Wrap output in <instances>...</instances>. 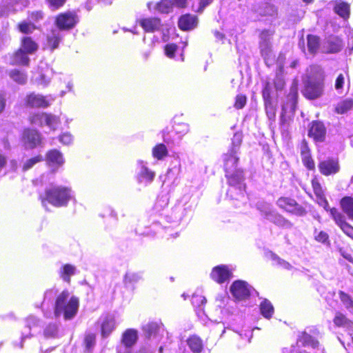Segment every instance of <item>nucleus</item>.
<instances>
[{
  "instance_id": "55",
  "label": "nucleus",
  "mask_w": 353,
  "mask_h": 353,
  "mask_svg": "<svg viewBox=\"0 0 353 353\" xmlns=\"http://www.w3.org/2000/svg\"><path fill=\"white\" fill-rule=\"evenodd\" d=\"M334 323L336 326H346L348 321L343 314L337 312L334 319Z\"/></svg>"
},
{
  "instance_id": "34",
  "label": "nucleus",
  "mask_w": 353,
  "mask_h": 353,
  "mask_svg": "<svg viewBox=\"0 0 353 353\" xmlns=\"http://www.w3.org/2000/svg\"><path fill=\"white\" fill-rule=\"evenodd\" d=\"M341 205L343 211L348 216V217L353 220V198L344 197L341 201Z\"/></svg>"
},
{
  "instance_id": "64",
  "label": "nucleus",
  "mask_w": 353,
  "mask_h": 353,
  "mask_svg": "<svg viewBox=\"0 0 353 353\" xmlns=\"http://www.w3.org/2000/svg\"><path fill=\"white\" fill-rule=\"evenodd\" d=\"M302 161L305 167H307L309 170H313L314 168V161L310 155L305 156L302 157Z\"/></svg>"
},
{
  "instance_id": "25",
  "label": "nucleus",
  "mask_w": 353,
  "mask_h": 353,
  "mask_svg": "<svg viewBox=\"0 0 353 353\" xmlns=\"http://www.w3.org/2000/svg\"><path fill=\"white\" fill-rule=\"evenodd\" d=\"M140 25L145 32H152L159 30L161 20L156 17H148L140 20Z\"/></svg>"
},
{
  "instance_id": "13",
  "label": "nucleus",
  "mask_w": 353,
  "mask_h": 353,
  "mask_svg": "<svg viewBox=\"0 0 353 353\" xmlns=\"http://www.w3.org/2000/svg\"><path fill=\"white\" fill-rule=\"evenodd\" d=\"M253 288L247 282L241 280L234 281L231 287L230 292L234 297L239 300L248 298Z\"/></svg>"
},
{
  "instance_id": "8",
  "label": "nucleus",
  "mask_w": 353,
  "mask_h": 353,
  "mask_svg": "<svg viewBox=\"0 0 353 353\" xmlns=\"http://www.w3.org/2000/svg\"><path fill=\"white\" fill-rule=\"evenodd\" d=\"M155 176V172L148 168L146 161L143 160L137 161L135 178L139 184L148 186L153 182Z\"/></svg>"
},
{
  "instance_id": "29",
  "label": "nucleus",
  "mask_w": 353,
  "mask_h": 353,
  "mask_svg": "<svg viewBox=\"0 0 353 353\" xmlns=\"http://www.w3.org/2000/svg\"><path fill=\"white\" fill-rule=\"evenodd\" d=\"M29 54L25 52L24 51L19 49L14 54L11 61V64L12 65H28L30 62V59L28 57Z\"/></svg>"
},
{
  "instance_id": "56",
  "label": "nucleus",
  "mask_w": 353,
  "mask_h": 353,
  "mask_svg": "<svg viewBox=\"0 0 353 353\" xmlns=\"http://www.w3.org/2000/svg\"><path fill=\"white\" fill-rule=\"evenodd\" d=\"M85 344L88 351L93 347L95 343V335L94 334H88L85 337Z\"/></svg>"
},
{
  "instance_id": "33",
  "label": "nucleus",
  "mask_w": 353,
  "mask_h": 353,
  "mask_svg": "<svg viewBox=\"0 0 353 353\" xmlns=\"http://www.w3.org/2000/svg\"><path fill=\"white\" fill-rule=\"evenodd\" d=\"M334 10L336 14L344 19L349 17L350 6L345 2L336 1Z\"/></svg>"
},
{
  "instance_id": "23",
  "label": "nucleus",
  "mask_w": 353,
  "mask_h": 353,
  "mask_svg": "<svg viewBox=\"0 0 353 353\" xmlns=\"http://www.w3.org/2000/svg\"><path fill=\"white\" fill-rule=\"evenodd\" d=\"M308 134L316 141H323L325 135V128L321 122H313Z\"/></svg>"
},
{
  "instance_id": "4",
  "label": "nucleus",
  "mask_w": 353,
  "mask_h": 353,
  "mask_svg": "<svg viewBox=\"0 0 353 353\" xmlns=\"http://www.w3.org/2000/svg\"><path fill=\"white\" fill-rule=\"evenodd\" d=\"M79 306V299L70 294L68 290H63L57 297L54 315L56 318L63 316L65 321L71 320L77 315Z\"/></svg>"
},
{
  "instance_id": "41",
  "label": "nucleus",
  "mask_w": 353,
  "mask_h": 353,
  "mask_svg": "<svg viewBox=\"0 0 353 353\" xmlns=\"http://www.w3.org/2000/svg\"><path fill=\"white\" fill-rule=\"evenodd\" d=\"M206 303L205 298L200 294H194L192 297V304L197 312H201L203 310V305Z\"/></svg>"
},
{
  "instance_id": "45",
  "label": "nucleus",
  "mask_w": 353,
  "mask_h": 353,
  "mask_svg": "<svg viewBox=\"0 0 353 353\" xmlns=\"http://www.w3.org/2000/svg\"><path fill=\"white\" fill-rule=\"evenodd\" d=\"M261 53L264 60L268 63L272 54L271 43L259 42Z\"/></svg>"
},
{
  "instance_id": "54",
  "label": "nucleus",
  "mask_w": 353,
  "mask_h": 353,
  "mask_svg": "<svg viewBox=\"0 0 353 353\" xmlns=\"http://www.w3.org/2000/svg\"><path fill=\"white\" fill-rule=\"evenodd\" d=\"M73 136L71 133L65 132L62 133L59 137V141L63 145H69L73 142Z\"/></svg>"
},
{
  "instance_id": "14",
  "label": "nucleus",
  "mask_w": 353,
  "mask_h": 353,
  "mask_svg": "<svg viewBox=\"0 0 353 353\" xmlns=\"http://www.w3.org/2000/svg\"><path fill=\"white\" fill-rule=\"evenodd\" d=\"M98 323L100 324L101 335L108 337L116 328V320L113 314H105L101 316Z\"/></svg>"
},
{
  "instance_id": "17",
  "label": "nucleus",
  "mask_w": 353,
  "mask_h": 353,
  "mask_svg": "<svg viewBox=\"0 0 353 353\" xmlns=\"http://www.w3.org/2000/svg\"><path fill=\"white\" fill-rule=\"evenodd\" d=\"M232 270L228 265H218L212 269L210 276L217 283H223L232 276Z\"/></svg>"
},
{
  "instance_id": "20",
  "label": "nucleus",
  "mask_w": 353,
  "mask_h": 353,
  "mask_svg": "<svg viewBox=\"0 0 353 353\" xmlns=\"http://www.w3.org/2000/svg\"><path fill=\"white\" fill-rule=\"evenodd\" d=\"M138 340V332L135 329H127L121 336V346L125 348H131Z\"/></svg>"
},
{
  "instance_id": "6",
  "label": "nucleus",
  "mask_w": 353,
  "mask_h": 353,
  "mask_svg": "<svg viewBox=\"0 0 353 353\" xmlns=\"http://www.w3.org/2000/svg\"><path fill=\"white\" fill-rule=\"evenodd\" d=\"M257 209L261 212L262 216L275 225L285 229H291L293 227L291 221L278 214L269 203H259Z\"/></svg>"
},
{
  "instance_id": "30",
  "label": "nucleus",
  "mask_w": 353,
  "mask_h": 353,
  "mask_svg": "<svg viewBox=\"0 0 353 353\" xmlns=\"http://www.w3.org/2000/svg\"><path fill=\"white\" fill-rule=\"evenodd\" d=\"M4 4L7 6L8 10L17 11L22 10L30 4L29 0H4Z\"/></svg>"
},
{
  "instance_id": "12",
  "label": "nucleus",
  "mask_w": 353,
  "mask_h": 353,
  "mask_svg": "<svg viewBox=\"0 0 353 353\" xmlns=\"http://www.w3.org/2000/svg\"><path fill=\"white\" fill-rule=\"evenodd\" d=\"M21 143L26 150H32L42 144V137L36 130L26 128L21 135Z\"/></svg>"
},
{
  "instance_id": "32",
  "label": "nucleus",
  "mask_w": 353,
  "mask_h": 353,
  "mask_svg": "<svg viewBox=\"0 0 353 353\" xmlns=\"http://www.w3.org/2000/svg\"><path fill=\"white\" fill-rule=\"evenodd\" d=\"M188 345L194 353H200L203 350V344L202 340L197 336L193 335L188 339Z\"/></svg>"
},
{
  "instance_id": "62",
  "label": "nucleus",
  "mask_w": 353,
  "mask_h": 353,
  "mask_svg": "<svg viewBox=\"0 0 353 353\" xmlns=\"http://www.w3.org/2000/svg\"><path fill=\"white\" fill-rule=\"evenodd\" d=\"M29 17L32 21L38 22L43 19L44 14L41 10L34 11L30 14Z\"/></svg>"
},
{
  "instance_id": "37",
  "label": "nucleus",
  "mask_w": 353,
  "mask_h": 353,
  "mask_svg": "<svg viewBox=\"0 0 353 353\" xmlns=\"http://www.w3.org/2000/svg\"><path fill=\"white\" fill-rule=\"evenodd\" d=\"M26 327L30 331L33 332L30 335L40 332V321L34 316L30 315L26 320Z\"/></svg>"
},
{
  "instance_id": "27",
  "label": "nucleus",
  "mask_w": 353,
  "mask_h": 353,
  "mask_svg": "<svg viewBox=\"0 0 353 353\" xmlns=\"http://www.w3.org/2000/svg\"><path fill=\"white\" fill-rule=\"evenodd\" d=\"M19 49L29 54H32L37 50L38 45L31 37H24L21 39Z\"/></svg>"
},
{
  "instance_id": "1",
  "label": "nucleus",
  "mask_w": 353,
  "mask_h": 353,
  "mask_svg": "<svg viewBox=\"0 0 353 353\" xmlns=\"http://www.w3.org/2000/svg\"><path fill=\"white\" fill-rule=\"evenodd\" d=\"M239 159V153L231 151H228L223 156L225 176L229 186L227 196L236 208L245 206L248 201L245 191L243 171L237 168Z\"/></svg>"
},
{
  "instance_id": "52",
  "label": "nucleus",
  "mask_w": 353,
  "mask_h": 353,
  "mask_svg": "<svg viewBox=\"0 0 353 353\" xmlns=\"http://www.w3.org/2000/svg\"><path fill=\"white\" fill-rule=\"evenodd\" d=\"M266 114L269 119L274 120L276 116V108L272 101H264Z\"/></svg>"
},
{
  "instance_id": "24",
  "label": "nucleus",
  "mask_w": 353,
  "mask_h": 353,
  "mask_svg": "<svg viewBox=\"0 0 353 353\" xmlns=\"http://www.w3.org/2000/svg\"><path fill=\"white\" fill-rule=\"evenodd\" d=\"M197 18L194 15L186 14L181 16L179 20V27L183 30H190L197 26Z\"/></svg>"
},
{
  "instance_id": "42",
  "label": "nucleus",
  "mask_w": 353,
  "mask_h": 353,
  "mask_svg": "<svg viewBox=\"0 0 353 353\" xmlns=\"http://www.w3.org/2000/svg\"><path fill=\"white\" fill-rule=\"evenodd\" d=\"M10 77L14 81L19 84H24L27 81L26 74L17 69L10 71Z\"/></svg>"
},
{
  "instance_id": "51",
  "label": "nucleus",
  "mask_w": 353,
  "mask_h": 353,
  "mask_svg": "<svg viewBox=\"0 0 353 353\" xmlns=\"http://www.w3.org/2000/svg\"><path fill=\"white\" fill-rule=\"evenodd\" d=\"M314 239L316 241L321 243L324 245H330V240L328 234L324 231H314Z\"/></svg>"
},
{
  "instance_id": "2",
  "label": "nucleus",
  "mask_w": 353,
  "mask_h": 353,
  "mask_svg": "<svg viewBox=\"0 0 353 353\" xmlns=\"http://www.w3.org/2000/svg\"><path fill=\"white\" fill-rule=\"evenodd\" d=\"M79 22V17L74 12H65L56 17V28H52L47 37V46L51 50L58 48L63 37V30L73 28Z\"/></svg>"
},
{
  "instance_id": "5",
  "label": "nucleus",
  "mask_w": 353,
  "mask_h": 353,
  "mask_svg": "<svg viewBox=\"0 0 353 353\" xmlns=\"http://www.w3.org/2000/svg\"><path fill=\"white\" fill-rule=\"evenodd\" d=\"M324 71L319 65H312L310 68L307 80L305 81L303 94L309 99L320 97L323 92Z\"/></svg>"
},
{
  "instance_id": "11",
  "label": "nucleus",
  "mask_w": 353,
  "mask_h": 353,
  "mask_svg": "<svg viewBox=\"0 0 353 353\" xmlns=\"http://www.w3.org/2000/svg\"><path fill=\"white\" fill-rule=\"evenodd\" d=\"M32 124L43 126L47 125L50 130H57L59 124V119L55 115L43 112H39L30 117Z\"/></svg>"
},
{
  "instance_id": "59",
  "label": "nucleus",
  "mask_w": 353,
  "mask_h": 353,
  "mask_svg": "<svg viewBox=\"0 0 353 353\" xmlns=\"http://www.w3.org/2000/svg\"><path fill=\"white\" fill-rule=\"evenodd\" d=\"M246 97L243 94H239L236 97L234 107L237 109L243 108L246 103Z\"/></svg>"
},
{
  "instance_id": "35",
  "label": "nucleus",
  "mask_w": 353,
  "mask_h": 353,
  "mask_svg": "<svg viewBox=\"0 0 353 353\" xmlns=\"http://www.w3.org/2000/svg\"><path fill=\"white\" fill-rule=\"evenodd\" d=\"M142 279L140 273L128 272L123 277V283L126 287H130L139 282Z\"/></svg>"
},
{
  "instance_id": "60",
  "label": "nucleus",
  "mask_w": 353,
  "mask_h": 353,
  "mask_svg": "<svg viewBox=\"0 0 353 353\" xmlns=\"http://www.w3.org/2000/svg\"><path fill=\"white\" fill-rule=\"evenodd\" d=\"M177 49V46L175 44H167L165 47V55L169 58H173L174 53Z\"/></svg>"
},
{
  "instance_id": "49",
  "label": "nucleus",
  "mask_w": 353,
  "mask_h": 353,
  "mask_svg": "<svg viewBox=\"0 0 353 353\" xmlns=\"http://www.w3.org/2000/svg\"><path fill=\"white\" fill-rule=\"evenodd\" d=\"M43 161L41 155H37L34 157L28 159L23 163V171H26L32 168L36 163Z\"/></svg>"
},
{
  "instance_id": "50",
  "label": "nucleus",
  "mask_w": 353,
  "mask_h": 353,
  "mask_svg": "<svg viewBox=\"0 0 353 353\" xmlns=\"http://www.w3.org/2000/svg\"><path fill=\"white\" fill-rule=\"evenodd\" d=\"M340 299L345 307L353 314V301L350 296L345 292H340Z\"/></svg>"
},
{
  "instance_id": "47",
  "label": "nucleus",
  "mask_w": 353,
  "mask_h": 353,
  "mask_svg": "<svg viewBox=\"0 0 353 353\" xmlns=\"http://www.w3.org/2000/svg\"><path fill=\"white\" fill-rule=\"evenodd\" d=\"M58 334V327L56 323H49L43 331V334L46 338L56 337Z\"/></svg>"
},
{
  "instance_id": "38",
  "label": "nucleus",
  "mask_w": 353,
  "mask_h": 353,
  "mask_svg": "<svg viewBox=\"0 0 353 353\" xmlns=\"http://www.w3.org/2000/svg\"><path fill=\"white\" fill-rule=\"evenodd\" d=\"M168 150L163 143L155 145L152 150V157L158 160L163 159L168 155Z\"/></svg>"
},
{
  "instance_id": "40",
  "label": "nucleus",
  "mask_w": 353,
  "mask_h": 353,
  "mask_svg": "<svg viewBox=\"0 0 353 353\" xmlns=\"http://www.w3.org/2000/svg\"><path fill=\"white\" fill-rule=\"evenodd\" d=\"M261 16H271L273 17L276 14L277 10L274 6L270 3H264L262 5L259 10L256 11Z\"/></svg>"
},
{
  "instance_id": "15",
  "label": "nucleus",
  "mask_w": 353,
  "mask_h": 353,
  "mask_svg": "<svg viewBox=\"0 0 353 353\" xmlns=\"http://www.w3.org/2000/svg\"><path fill=\"white\" fill-rule=\"evenodd\" d=\"M297 98L296 88H292L288 96V102L282 105V113L281 116V125L282 128L285 127L287 119L285 117V114L288 111L294 112L296 107Z\"/></svg>"
},
{
  "instance_id": "18",
  "label": "nucleus",
  "mask_w": 353,
  "mask_h": 353,
  "mask_svg": "<svg viewBox=\"0 0 353 353\" xmlns=\"http://www.w3.org/2000/svg\"><path fill=\"white\" fill-rule=\"evenodd\" d=\"M330 215L343 232L353 239V227L346 222L345 216L336 208L330 210Z\"/></svg>"
},
{
  "instance_id": "63",
  "label": "nucleus",
  "mask_w": 353,
  "mask_h": 353,
  "mask_svg": "<svg viewBox=\"0 0 353 353\" xmlns=\"http://www.w3.org/2000/svg\"><path fill=\"white\" fill-rule=\"evenodd\" d=\"M345 83V77L343 74H340L335 81L334 88L335 89L340 92V90H341L343 88V85Z\"/></svg>"
},
{
  "instance_id": "21",
  "label": "nucleus",
  "mask_w": 353,
  "mask_h": 353,
  "mask_svg": "<svg viewBox=\"0 0 353 353\" xmlns=\"http://www.w3.org/2000/svg\"><path fill=\"white\" fill-rule=\"evenodd\" d=\"M343 46V42L339 37L332 36L323 43V48L325 52L335 53L339 52Z\"/></svg>"
},
{
  "instance_id": "9",
  "label": "nucleus",
  "mask_w": 353,
  "mask_h": 353,
  "mask_svg": "<svg viewBox=\"0 0 353 353\" xmlns=\"http://www.w3.org/2000/svg\"><path fill=\"white\" fill-rule=\"evenodd\" d=\"M276 204L285 212L298 216H305L307 213L305 208L292 198L281 197L277 200Z\"/></svg>"
},
{
  "instance_id": "19",
  "label": "nucleus",
  "mask_w": 353,
  "mask_h": 353,
  "mask_svg": "<svg viewBox=\"0 0 353 353\" xmlns=\"http://www.w3.org/2000/svg\"><path fill=\"white\" fill-rule=\"evenodd\" d=\"M319 168L321 174L328 176L337 173L340 170V166L337 161L329 159L321 162Z\"/></svg>"
},
{
  "instance_id": "28",
  "label": "nucleus",
  "mask_w": 353,
  "mask_h": 353,
  "mask_svg": "<svg viewBox=\"0 0 353 353\" xmlns=\"http://www.w3.org/2000/svg\"><path fill=\"white\" fill-rule=\"evenodd\" d=\"M59 273L64 281L70 283L71 276L77 273V268L73 265L65 264L61 267Z\"/></svg>"
},
{
  "instance_id": "26",
  "label": "nucleus",
  "mask_w": 353,
  "mask_h": 353,
  "mask_svg": "<svg viewBox=\"0 0 353 353\" xmlns=\"http://www.w3.org/2000/svg\"><path fill=\"white\" fill-rule=\"evenodd\" d=\"M160 325L157 322H150L143 326L144 336L148 339H159L158 333Z\"/></svg>"
},
{
  "instance_id": "36",
  "label": "nucleus",
  "mask_w": 353,
  "mask_h": 353,
  "mask_svg": "<svg viewBox=\"0 0 353 353\" xmlns=\"http://www.w3.org/2000/svg\"><path fill=\"white\" fill-rule=\"evenodd\" d=\"M189 125L186 123H174L173 125V131L177 136L176 139L178 141H180L181 138L189 132Z\"/></svg>"
},
{
  "instance_id": "57",
  "label": "nucleus",
  "mask_w": 353,
  "mask_h": 353,
  "mask_svg": "<svg viewBox=\"0 0 353 353\" xmlns=\"http://www.w3.org/2000/svg\"><path fill=\"white\" fill-rule=\"evenodd\" d=\"M273 32L269 30H265L260 34V42L271 43V39Z\"/></svg>"
},
{
  "instance_id": "31",
  "label": "nucleus",
  "mask_w": 353,
  "mask_h": 353,
  "mask_svg": "<svg viewBox=\"0 0 353 353\" xmlns=\"http://www.w3.org/2000/svg\"><path fill=\"white\" fill-rule=\"evenodd\" d=\"M297 343L304 347H311L312 348H316L319 345V342L306 332H303L299 336Z\"/></svg>"
},
{
  "instance_id": "39",
  "label": "nucleus",
  "mask_w": 353,
  "mask_h": 353,
  "mask_svg": "<svg viewBox=\"0 0 353 353\" xmlns=\"http://www.w3.org/2000/svg\"><path fill=\"white\" fill-rule=\"evenodd\" d=\"M261 314L266 319H270L274 313V307L272 303L267 299L263 300L260 304Z\"/></svg>"
},
{
  "instance_id": "22",
  "label": "nucleus",
  "mask_w": 353,
  "mask_h": 353,
  "mask_svg": "<svg viewBox=\"0 0 353 353\" xmlns=\"http://www.w3.org/2000/svg\"><path fill=\"white\" fill-rule=\"evenodd\" d=\"M173 3L170 0H161L157 3L150 2L148 8L154 12L167 14L172 10Z\"/></svg>"
},
{
  "instance_id": "61",
  "label": "nucleus",
  "mask_w": 353,
  "mask_h": 353,
  "mask_svg": "<svg viewBox=\"0 0 353 353\" xmlns=\"http://www.w3.org/2000/svg\"><path fill=\"white\" fill-rule=\"evenodd\" d=\"M312 185L314 190V192L316 194V196H321L323 194V191L322 190V188L321 186V184L318 181L317 179L314 178L312 181Z\"/></svg>"
},
{
  "instance_id": "3",
  "label": "nucleus",
  "mask_w": 353,
  "mask_h": 353,
  "mask_svg": "<svg viewBox=\"0 0 353 353\" xmlns=\"http://www.w3.org/2000/svg\"><path fill=\"white\" fill-rule=\"evenodd\" d=\"M43 206L50 203L54 207L61 208L68 205L69 201H74V192L68 186L51 185L47 187L43 194L40 195Z\"/></svg>"
},
{
  "instance_id": "53",
  "label": "nucleus",
  "mask_w": 353,
  "mask_h": 353,
  "mask_svg": "<svg viewBox=\"0 0 353 353\" xmlns=\"http://www.w3.org/2000/svg\"><path fill=\"white\" fill-rule=\"evenodd\" d=\"M35 26L30 22L23 21L19 24V29L20 32L24 34H30L35 30Z\"/></svg>"
},
{
  "instance_id": "10",
  "label": "nucleus",
  "mask_w": 353,
  "mask_h": 353,
  "mask_svg": "<svg viewBox=\"0 0 353 353\" xmlns=\"http://www.w3.org/2000/svg\"><path fill=\"white\" fill-rule=\"evenodd\" d=\"M55 99L56 97L52 94L43 96L32 92L26 97L25 103L28 107L46 108L50 106Z\"/></svg>"
},
{
  "instance_id": "48",
  "label": "nucleus",
  "mask_w": 353,
  "mask_h": 353,
  "mask_svg": "<svg viewBox=\"0 0 353 353\" xmlns=\"http://www.w3.org/2000/svg\"><path fill=\"white\" fill-rule=\"evenodd\" d=\"M242 141V136L241 134L236 133L234 134L232 139V147L229 149L228 151H231L232 152L239 153V148Z\"/></svg>"
},
{
  "instance_id": "44",
  "label": "nucleus",
  "mask_w": 353,
  "mask_h": 353,
  "mask_svg": "<svg viewBox=\"0 0 353 353\" xmlns=\"http://www.w3.org/2000/svg\"><path fill=\"white\" fill-rule=\"evenodd\" d=\"M271 259L273 262V265L275 266H278L288 270H292L294 268L293 266L288 261L281 259L275 254H271Z\"/></svg>"
},
{
  "instance_id": "46",
  "label": "nucleus",
  "mask_w": 353,
  "mask_h": 353,
  "mask_svg": "<svg viewBox=\"0 0 353 353\" xmlns=\"http://www.w3.org/2000/svg\"><path fill=\"white\" fill-rule=\"evenodd\" d=\"M353 106L352 100L346 99L339 103L336 107V112L339 114H344L350 110Z\"/></svg>"
},
{
  "instance_id": "7",
  "label": "nucleus",
  "mask_w": 353,
  "mask_h": 353,
  "mask_svg": "<svg viewBox=\"0 0 353 353\" xmlns=\"http://www.w3.org/2000/svg\"><path fill=\"white\" fill-rule=\"evenodd\" d=\"M53 70L47 63L41 61L33 74L31 81L33 83L45 88L48 86L53 76Z\"/></svg>"
},
{
  "instance_id": "16",
  "label": "nucleus",
  "mask_w": 353,
  "mask_h": 353,
  "mask_svg": "<svg viewBox=\"0 0 353 353\" xmlns=\"http://www.w3.org/2000/svg\"><path fill=\"white\" fill-rule=\"evenodd\" d=\"M46 162L52 171L55 172L64 164L65 160L63 154L60 151L54 149L47 152Z\"/></svg>"
},
{
  "instance_id": "58",
  "label": "nucleus",
  "mask_w": 353,
  "mask_h": 353,
  "mask_svg": "<svg viewBox=\"0 0 353 353\" xmlns=\"http://www.w3.org/2000/svg\"><path fill=\"white\" fill-rule=\"evenodd\" d=\"M271 86L270 83H266L262 92L264 101H272L271 99Z\"/></svg>"
},
{
  "instance_id": "43",
  "label": "nucleus",
  "mask_w": 353,
  "mask_h": 353,
  "mask_svg": "<svg viewBox=\"0 0 353 353\" xmlns=\"http://www.w3.org/2000/svg\"><path fill=\"white\" fill-rule=\"evenodd\" d=\"M319 48V39L316 36H307V50L310 54H315Z\"/></svg>"
}]
</instances>
